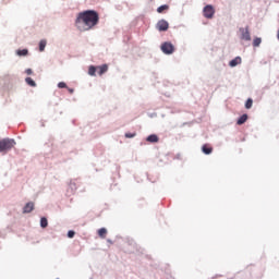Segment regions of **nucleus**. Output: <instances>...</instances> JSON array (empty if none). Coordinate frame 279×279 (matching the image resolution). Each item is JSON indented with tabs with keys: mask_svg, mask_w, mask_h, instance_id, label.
Instances as JSON below:
<instances>
[{
	"mask_svg": "<svg viewBox=\"0 0 279 279\" xmlns=\"http://www.w3.org/2000/svg\"><path fill=\"white\" fill-rule=\"evenodd\" d=\"M17 54L19 56H27V49L19 50Z\"/></svg>",
	"mask_w": 279,
	"mask_h": 279,
	"instance_id": "obj_21",
	"label": "nucleus"
},
{
	"mask_svg": "<svg viewBox=\"0 0 279 279\" xmlns=\"http://www.w3.org/2000/svg\"><path fill=\"white\" fill-rule=\"evenodd\" d=\"M58 88H66V83L60 82V83L58 84Z\"/></svg>",
	"mask_w": 279,
	"mask_h": 279,
	"instance_id": "obj_23",
	"label": "nucleus"
},
{
	"mask_svg": "<svg viewBox=\"0 0 279 279\" xmlns=\"http://www.w3.org/2000/svg\"><path fill=\"white\" fill-rule=\"evenodd\" d=\"M69 93L73 94V89L69 88Z\"/></svg>",
	"mask_w": 279,
	"mask_h": 279,
	"instance_id": "obj_26",
	"label": "nucleus"
},
{
	"mask_svg": "<svg viewBox=\"0 0 279 279\" xmlns=\"http://www.w3.org/2000/svg\"><path fill=\"white\" fill-rule=\"evenodd\" d=\"M95 73H97V66L90 65L88 69V75L95 76Z\"/></svg>",
	"mask_w": 279,
	"mask_h": 279,
	"instance_id": "obj_15",
	"label": "nucleus"
},
{
	"mask_svg": "<svg viewBox=\"0 0 279 279\" xmlns=\"http://www.w3.org/2000/svg\"><path fill=\"white\" fill-rule=\"evenodd\" d=\"M68 236L69 239H73V236H75V231H69Z\"/></svg>",
	"mask_w": 279,
	"mask_h": 279,
	"instance_id": "obj_24",
	"label": "nucleus"
},
{
	"mask_svg": "<svg viewBox=\"0 0 279 279\" xmlns=\"http://www.w3.org/2000/svg\"><path fill=\"white\" fill-rule=\"evenodd\" d=\"M109 243H112V241L108 240Z\"/></svg>",
	"mask_w": 279,
	"mask_h": 279,
	"instance_id": "obj_27",
	"label": "nucleus"
},
{
	"mask_svg": "<svg viewBox=\"0 0 279 279\" xmlns=\"http://www.w3.org/2000/svg\"><path fill=\"white\" fill-rule=\"evenodd\" d=\"M260 43H263V39H260V37H256L253 40V47H260Z\"/></svg>",
	"mask_w": 279,
	"mask_h": 279,
	"instance_id": "obj_16",
	"label": "nucleus"
},
{
	"mask_svg": "<svg viewBox=\"0 0 279 279\" xmlns=\"http://www.w3.org/2000/svg\"><path fill=\"white\" fill-rule=\"evenodd\" d=\"M253 104H254V100H252V98H248L245 102L246 110H250V108H252Z\"/></svg>",
	"mask_w": 279,
	"mask_h": 279,
	"instance_id": "obj_20",
	"label": "nucleus"
},
{
	"mask_svg": "<svg viewBox=\"0 0 279 279\" xmlns=\"http://www.w3.org/2000/svg\"><path fill=\"white\" fill-rule=\"evenodd\" d=\"M26 84H28V86H36V82H34V80L32 77H26L25 78Z\"/></svg>",
	"mask_w": 279,
	"mask_h": 279,
	"instance_id": "obj_19",
	"label": "nucleus"
},
{
	"mask_svg": "<svg viewBox=\"0 0 279 279\" xmlns=\"http://www.w3.org/2000/svg\"><path fill=\"white\" fill-rule=\"evenodd\" d=\"M32 73H33L32 69L26 70V75H32Z\"/></svg>",
	"mask_w": 279,
	"mask_h": 279,
	"instance_id": "obj_25",
	"label": "nucleus"
},
{
	"mask_svg": "<svg viewBox=\"0 0 279 279\" xmlns=\"http://www.w3.org/2000/svg\"><path fill=\"white\" fill-rule=\"evenodd\" d=\"M40 226L41 228H47V226H49V221L47 220V218L43 217L40 219Z\"/></svg>",
	"mask_w": 279,
	"mask_h": 279,
	"instance_id": "obj_17",
	"label": "nucleus"
},
{
	"mask_svg": "<svg viewBox=\"0 0 279 279\" xmlns=\"http://www.w3.org/2000/svg\"><path fill=\"white\" fill-rule=\"evenodd\" d=\"M156 28L158 29V32H167V29H169V22H167V20H160L157 23Z\"/></svg>",
	"mask_w": 279,
	"mask_h": 279,
	"instance_id": "obj_5",
	"label": "nucleus"
},
{
	"mask_svg": "<svg viewBox=\"0 0 279 279\" xmlns=\"http://www.w3.org/2000/svg\"><path fill=\"white\" fill-rule=\"evenodd\" d=\"M162 53H166V56H171V53H173V51H175V47L173 46V44L166 41L163 44H161L160 47Z\"/></svg>",
	"mask_w": 279,
	"mask_h": 279,
	"instance_id": "obj_3",
	"label": "nucleus"
},
{
	"mask_svg": "<svg viewBox=\"0 0 279 279\" xmlns=\"http://www.w3.org/2000/svg\"><path fill=\"white\" fill-rule=\"evenodd\" d=\"M16 145V142L11 138H3L0 141V151H10Z\"/></svg>",
	"mask_w": 279,
	"mask_h": 279,
	"instance_id": "obj_2",
	"label": "nucleus"
},
{
	"mask_svg": "<svg viewBox=\"0 0 279 279\" xmlns=\"http://www.w3.org/2000/svg\"><path fill=\"white\" fill-rule=\"evenodd\" d=\"M32 210H34V203L33 202H29L27 203L24 208H23V213L24 214H28V213H32Z\"/></svg>",
	"mask_w": 279,
	"mask_h": 279,
	"instance_id": "obj_8",
	"label": "nucleus"
},
{
	"mask_svg": "<svg viewBox=\"0 0 279 279\" xmlns=\"http://www.w3.org/2000/svg\"><path fill=\"white\" fill-rule=\"evenodd\" d=\"M136 136V133H125V138H134Z\"/></svg>",
	"mask_w": 279,
	"mask_h": 279,
	"instance_id": "obj_22",
	"label": "nucleus"
},
{
	"mask_svg": "<svg viewBox=\"0 0 279 279\" xmlns=\"http://www.w3.org/2000/svg\"><path fill=\"white\" fill-rule=\"evenodd\" d=\"M46 47H47V40H40V43H39V51H45Z\"/></svg>",
	"mask_w": 279,
	"mask_h": 279,
	"instance_id": "obj_18",
	"label": "nucleus"
},
{
	"mask_svg": "<svg viewBox=\"0 0 279 279\" xmlns=\"http://www.w3.org/2000/svg\"><path fill=\"white\" fill-rule=\"evenodd\" d=\"M146 141H147L148 143H158V141H160V140L158 138V135L151 134V135H149V136L146 138Z\"/></svg>",
	"mask_w": 279,
	"mask_h": 279,
	"instance_id": "obj_12",
	"label": "nucleus"
},
{
	"mask_svg": "<svg viewBox=\"0 0 279 279\" xmlns=\"http://www.w3.org/2000/svg\"><path fill=\"white\" fill-rule=\"evenodd\" d=\"M106 234H108V230L106 228L98 230V236H100V239H106Z\"/></svg>",
	"mask_w": 279,
	"mask_h": 279,
	"instance_id": "obj_13",
	"label": "nucleus"
},
{
	"mask_svg": "<svg viewBox=\"0 0 279 279\" xmlns=\"http://www.w3.org/2000/svg\"><path fill=\"white\" fill-rule=\"evenodd\" d=\"M238 64H241V57H235L233 60L229 62V66H238Z\"/></svg>",
	"mask_w": 279,
	"mask_h": 279,
	"instance_id": "obj_10",
	"label": "nucleus"
},
{
	"mask_svg": "<svg viewBox=\"0 0 279 279\" xmlns=\"http://www.w3.org/2000/svg\"><path fill=\"white\" fill-rule=\"evenodd\" d=\"M202 151L205 153L207 156L213 154V148H211L210 144L203 145Z\"/></svg>",
	"mask_w": 279,
	"mask_h": 279,
	"instance_id": "obj_9",
	"label": "nucleus"
},
{
	"mask_svg": "<svg viewBox=\"0 0 279 279\" xmlns=\"http://www.w3.org/2000/svg\"><path fill=\"white\" fill-rule=\"evenodd\" d=\"M203 15L205 19H213L215 16V7L207 4L203 10Z\"/></svg>",
	"mask_w": 279,
	"mask_h": 279,
	"instance_id": "obj_4",
	"label": "nucleus"
},
{
	"mask_svg": "<svg viewBox=\"0 0 279 279\" xmlns=\"http://www.w3.org/2000/svg\"><path fill=\"white\" fill-rule=\"evenodd\" d=\"M166 10H169V5H168V4L160 5V7L157 9V12H158L159 14H162Z\"/></svg>",
	"mask_w": 279,
	"mask_h": 279,
	"instance_id": "obj_14",
	"label": "nucleus"
},
{
	"mask_svg": "<svg viewBox=\"0 0 279 279\" xmlns=\"http://www.w3.org/2000/svg\"><path fill=\"white\" fill-rule=\"evenodd\" d=\"M96 25H99V13L97 11L87 10L77 14L75 27L78 32H90Z\"/></svg>",
	"mask_w": 279,
	"mask_h": 279,
	"instance_id": "obj_1",
	"label": "nucleus"
},
{
	"mask_svg": "<svg viewBox=\"0 0 279 279\" xmlns=\"http://www.w3.org/2000/svg\"><path fill=\"white\" fill-rule=\"evenodd\" d=\"M96 71L98 72V75H104V73L108 72V65L104 64V65L96 66Z\"/></svg>",
	"mask_w": 279,
	"mask_h": 279,
	"instance_id": "obj_7",
	"label": "nucleus"
},
{
	"mask_svg": "<svg viewBox=\"0 0 279 279\" xmlns=\"http://www.w3.org/2000/svg\"><path fill=\"white\" fill-rule=\"evenodd\" d=\"M241 32V39L242 40H252V36L250 35V27L246 26L245 28H240Z\"/></svg>",
	"mask_w": 279,
	"mask_h": 279,
	"instance_id": "obj_6",
	"label": "nucleus"
},
{
	"mask_svg": "<svg viewBox=\"0 0 279 279\" xmlns=\"http://www.w3.org/2000/svg\"><path fill=\"white\" fill-rule=\"evenodd\" d=\"M246 121H247V114L244 113V114H242V116L238 119L236 125H243V123H245Z\"/></svg>",
	"mask_w": 279,
	"mask_h": 279,
	"instance_id": "obj_11",
	"label": "nucleus"
}]
</instances>
